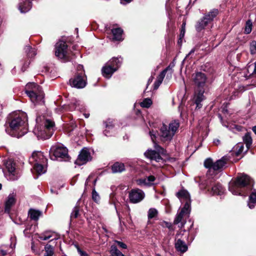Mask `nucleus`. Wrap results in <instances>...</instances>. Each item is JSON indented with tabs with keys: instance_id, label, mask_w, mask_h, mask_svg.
<instances>
[{
	"instance_id": "obj_49",
	"label": "nucleus",
	"mask_w": 256,
	"mask_h": 256,
	"mask_svg": "<svg viewBox=\"0 0 256 256\" xmlns=\"http://www.w3.org/2000/svg\"><path fill=\"white\" fill-rule=\"evenodd\" d=\"M160 225L163 227L165 226L166 228H168L170 230L172 228V224L170 222L163 221L162 222H161Z\"/></svg>"
},
{
	"instance_id": "obj_19",
	"label": "nucleus",
	"mask_w": 256,
	"mask_h": 256,
	"mask_svg": "<svg viewBox=\"0 0 256 256\" xmlns=\"http://www.w3.org/2000/svg\"><path fill=\"white\" fill-rule=\"evenodd\" d=\"M16 201V195H14V194L8 195V198L5 202L4 210L8 214L10 213L11 208L14 204Z\"/></svg>"
},
{
	"instance_id": "obj_53",
	"label": "nucleus",
	"mask_w": 256,
	"mask_h": 256,
	"mask_svg": "<svg viewBox=\"0 0 256 256\" xmlns=\"http://www.w3.org/2000/svg\"><path fill=\"white\" fill-rule=\"evenodd\" d=\"M51 236H40V238L44 240H46L50 239L51 238Z\"/></svg>"
},
{
	"instance_id": "obj_9",
	"label": "nucleus",
	"mask_w": 256,
	"mask_h": 256,
	"mask_svg": "<svg viewBox=\"0 0 256 256\" xmlns=\"http://www.w3.org/2000/svg\"><path fill=\"white\" fill-rule=\"evenodd\" d=\"M218 11L216 9H214L208 14L204 15L202 18L199 20L196 26V28L198 32H200L204 30L205 27L210 24L218 14Z\"/></svg>"
},
{
	"instance_id": "obj_39",
	"label": "nucleus",
	"mask_w": 256,
	"mask_h": 256,
	"mask_svg": "<svg viewBox=\"0 0 256 256\" xmlns=\"http://www.w3.org/2000/svg\"><path fill=\"white\" fill-rule=\"evenodd\" d=\"M158 214V210L154 208H150L148 211V219H152L156 218Z\"/></svg>"
},
{
	"instance_id": "obj_1",
	"label": "nucleus",
	"mask_w": 256,
	"mask_h": 256,
	"mask_svg": "<svg viewBox=\"0 0 256 256\" xmlns=\"http://www.w3.org/2000/svg\"><path fill=\"white\" fill-rule=\"evenodd\" d=\"M28 118L25 112H19L10 115L8 122L7 133L14 137L20 138L28 132Z\"/></svg>"
},
{
	"instance_id": "obj_54",
	"label": "nucleus",
	"mask_w": 256,
	"mask_h": 256,
	"mask_svg": "<svg viewBox=\"0 0 256 256\" xmlns=\"http://www.w3.org/2000/svg\"><path fill=\"white\" fill-rule=\"evenodd\" d=\"M121 0V3L124 4L130 3L132 1V0Z\"/></svg>"
},
{
	"instance_id": "obj_16",
	"label": "nucleus",
	"mask_w": 256,
	"mask_h": 256,
	"mask_svg": "<svg viewBox=\"0 0 256 256\" xmlns=\"http://www.w3.org/2000/svg\"><path fill=\"white\" fill-rule=\"evenodd\" d=\"M174 65L171 64L169 65L168 67H166L164 70H163L160 74L157 76L156 80L154 82V88L156 89L158 88L160 84L162 83L163 80L166 76V74L168 71H170V75L172 74L173 72L172 68Z\"/></svg>"
},
{
	"instance_id": "obj_32",
	"label": "nucleus",
	"mask_w": 256,
	"mask_h": 256,
	"mask_svg": "<svg viewBox=\"0 0 256 256\" xmlns=\"http://www.w3.org/2000/svg\"><path fill=\"white\" fill-rule=\"evenodd\" d=\"M247 71L249 74V76L256 74V62L248 64L247 66Z\"/></svg>"
},
{
	"instance_id": "obj_51",
	"label": "nucleus",
	"mask_w": 256,
	"mask_h": 256,
	"mask_svg": "<svg viewBox=\"0 0 256 256\" xmlns=\"http://www.w3.org/2000/svg\"><path fill=\"white\" fill-rule=\"evenodd\" d=\"M116 243L118 244V246L122 248L126 249L127 248L126 245L122 242L116 240Z\"/></svg>"
},
{
	"instance_id": "obj_20",
	"label": "nucleus",
	"mask_w": 256,
	"mask_h": 256,
	"mask_svg": "<svg viewBox=\"0 0 256 256\" xmlns=\"http://www.w3.org/2000/svg\"><path fill=\"white\" fill-rule=\"evenodd\" d=\"M32 7L30 0H22L19 4L18 8L21 12H28Z\"/></svg>"
},
{
	"instance_id": "obj_60",
	"label": "nucleus",
	"mask_w": 256,
	"mask_h": 256,
	"mask_svg": "<svg viewBox=\"0 0 256 256\" xmlns=\"http://www.w3.org/2000/svg\"><path fill=\"white\" fill-rule=\"evenodd\" d=\"M84 116H85V117L86 118H88L89 117V116H90L89 114H84Z\"/></svg>"
},
{
	"instance_id": "obj_47",
	"label": "nucleus",
	"mask_w": 256,
	"mask_h": 256,
	"mask_svg": "<svg viewBox=\"0 0 256 256\" xmlns=\"http://www.w3.org/2000/svg\"><path fill=\"white\" fill-rule=\"evenodd\" d=\"M150 135L153 143L154 144H156V132H154V130L150 131Z\"/></svg>"
},
{
	"instance_id": "obj_55",
	"label": "nucleus",
	"mask_w": 256,
	"mask_h": 256,
	"mask_svg": "<svg viewBox=\"0 0 256 256\" xmlns=\"http://www.w3.org/2000/svg\"><path fill=\"white\" fill-rule=\"evenodd\" d=\"M74 104L76 106H75L74 108H77V107H78V106H80V102H79V101H76V102L74 103Z\"/></svg>"
},
{
	"instance_id": "obj_3",
	"label": "nucleus",
	"mask_w": 256,
	"mask_h": 256,
	"mask_svg": "<svg viewBox=\"0 0 256 256\" xmlns=\"http://www.w3.org/2000/svg\"><path fill=\"white\" fill-rule=\"evenodd\" d=\"M250 184V176L245 174L238 176L235 180L229 183L228 189L232 193L235 195H240L242 189Z\"/></svg>"
},
{
	"instance_id": "obj_21",
	"label": "nucleus",
	"mask_w": 256,
	"mask_h": 256,
	"mask_svg": "<svg viewBox=\"0 0 256 256\" xmlns=\"http://www.w3.org/2000/svg\"><path fill=\"white\" fill-rule=\"evenodd\" d=\"M176 250L181 252H185L188 250V246L185 242L180 239H178L175 243Z\"/></svg>"
},
{
	"instance_id": "obj_5",
	"label": "nucleus",
	"mask_w": 256,
	"mask_h": 256,
	"mask_svg": "<svg viewBox=\"0 0 256 256\" xmlns=\"http://www.w3.org/2000/svg\"><path fill=\"white\" fill-rule=\"evenodd\" d=\"M144 156L151 160L162 163L166 160H173L168 156L166 151L159 145H156L154 150H148L144 152Z\"/></svg>"
},
{
	"instance_id": "obj_64",
	"label": "nucleus",
	"mask_w": 256,
	"mask_h": 256,
	"mask_svg": "<svg viewBox=\"0 0 256 256\" xmlns=\"http://www.w3.org/2000/svg\"><path fill=\"white\" fill-rule=\"evenodd\" d=\"M156 256H161L160 254H156Z\"/></svg>"
},
{
	"instance_id": "obj_4",
	"label": "nucleus",
	"mask_w": 256,
	"mask_h": 256,
	"mask_svg": "<svg viewBox=\"0 0 256 256\" xmlns=\"http://www.w3.org/2000/svg\"><path fill=\"white\" fill-rule=\"evenodd\" d=\"M26 93L33 103L40 104L44 102V94L40 86L35 83H29L26 84Z\"/></svg>"
},
{
	"instance_id": "obj_41",
	"label": "nucleus",
	"mask_w": 256,
	"mask_h": 256,
	"mask_svg": "<svg viewBox=\"0 0 256 256\" xmlns=\"http://www.w3.org/2000/svg\"><path fill=\"white\" fill-rule=\"evenodd\" d=\"M152 104V101L150 98H145L142 102H140V106L143 108H148Z\"/></svg>"
},
{
	"instance_id": "obj_12",
	"label": "nucleus",
	"mask_w": 256,
	"mask_h": 256,
	"mask_svg": "<svg viewBox=\"0 0 256 256\" xmlns=\"http://www.w3.org/2000/svg\"><path fill=\"white\" fill-rule=\"evenodd\" d=\"M128 197L130 202L136 204L144 199V194L142 190L140 189H132L129 192Z\"/></svg>"
},
{
	"instance_id": "obj_13",
	"label": "nucleus",
	"mask_w": 256,
	"mask_h": 256,
	"mask_svg": "<svg viewBox=\"0 0 256 256\" xmlns=\"http://www.w3.org/2000/svg\"><path fill=\"white\" fill-rule=\"evenodd\" d=\"M92 158L89 150L86 148H84L78 154V158L76 161V164L79 166H82L91 160Z\"/></svg>"
},
{
	"instance_id": "obj_22",
	"label": "nucleus",
	"mask_w": 256,
	"mask_h": 256,
	"mask_svg": "<svg viewBox=\"0 0 256 256\" xmlns=\"http://www.w3.org/2000/svg\"><path fill=\"white\" fill-rule=\"evenodd\" d=\"M112 170L113 173L122 172L125 170V166L122 162H116L112 166Z\"/></svg>"
},
{
	"instance_id": "obj_52",
	"label": "nucleus",
	"mask_w": 256,
	"mask_h": 256,
	"mask_svg": "<svg viewBox=\"0 0 256 256\" xmlns=\"http://www.w3.org/2000/svg\"><path fill=\"white\" fill-rule=\"evenodd\" d=\"M78 252L80 256H89L84 251L82 250L80 248H77Z\"/></svg>"
},
{
	"instance_id": "obj_44",
	"label": "nucleus",
	"mask_w": 256,
	"mask_h": 256,
	"mask_svg": "<svg viewBox=\"0 0 256 256\" xmlns=\"http://www.w3.org/2000/svg\"><path fill=\"white\" fill-rule=\"evenodd\" d=\"M243 140L246 144H252V138L250 134L246 133L243 138Z\"/></svg>"
},
{
	"instance_id": "obj_31",
	"label": "nucleus",
	"mask_w": 256,
	"mask_h": 256,
	"mask_svg": "<svg viewBox=\"0 0 256 256\" xmlns=\"http://www.w3.org/2000/svg\"><path fill=\"white\" fill-rule=\"evenodd\" d=\"M34 169L38 174H44L46 172V170L44 166L41 164H38V162L34 164Z\"/></svg>"
},
{
	"instance_id": "obj_45",
	"label": "nucleus",
	"mask_w": 256,
	"mask_h": 256,
	"mask_svg": "<svg viewBox=\"0 0 256 256\" xmlns=\"http://www.w3.org/2000/svg\"><path fill=\"white\" fill-rule=\"evenodd\" d=\"M250 52L252 54H256V42L252 41L250 44Z\"/></svg>"
},
{
	"instance_id": "obj_36",
	"label": "nucleus",
	"mask_w": 256,
	"mask_h": 256,
	"mask_svg": "<svg viewBox=\"0 0 256 256\" xmlns=\"http://www.w3.org/2000/svg\"><path fill=\"white\" fill-rule=\"evenodd\" d=\"M106 129L104 131V134L106 136H108V131H110V130H112L113 129L114 124H112V121L110 120H108L106 122Z\"/></svg>"
},
{
	"instance_id": "obj_48",
	"label": "nucleus",
	"mask_w": 256,
	"mask_h": 256,
	"mask_svg": "<svg viewBox=\"0 0 256 256\" xmlns=\"http://www.w3.org/2000/svg\"><path fill=\"white\" fill-rule=\"evenodd\" d=\"M146 178L148 182V186H152L153 184V182L156 180V178L154 176H150Z\"/></svg>"
},
{
	"instance_id": "obj_33",
	"label": "nucleus",
	"mask_w": 256,
	"mask_h": 256,
	"mask_svg": "<svg viewBox=\"0 0 256 256\" xmlns=\"http://www.w3.org/2000/svg\"><path fill=\"white\" fill-rule=\"evenodd\" d=\"M110 254L112 256H124L116 248V246H112L110 248Z\"/></svg>"
},
{
	"instance_id": "obj_40",
	"label": "nucleus",
	"mask_w": 256,
	"mask_h": 256,
	"mask_svg": "<svg viewBox=\"0 0 256 256\" xmlns=\"http://www.w3.org/2000/svg\"><path fill=\"white\" fill-rule=\"evenodd\" d=\"M80 208L78 206H76L73 208V210L70 214V218H76L79 216Z\"/></svg>"
},
{
	"instance_id": "obj_2",
	"label": "nucleus",
	"mask_w": 256,
	"mask_h": 256,
	"mask_svg": "<svg viewBox=\"0 0 256 256\" xmlns=\"http://www.w3.org/2000/svg\"><path fill=\"white\" fill-rule=\"evenodd\" d=\"M37 124L34 132L38 139L46 140L53 134L54 122L50 120H44L41 124H38V118H36Z\"/></svg>"
},
{
	"instance_id": "obj_56",
	"label": "nucleus",
	"mask_w": 256,
	"mask_h": 256,
	"mask_svg": "<svg viewBox=\"0 0 256 256\" xmlns=\"http://www.w3.org/2000/svg\"><path fill=\"white\" fill-rule=\"evenodd\" d=\"M6 250H1L0 251V254L2 255V256H5L6 254Z\"/></svg>"
},
{
	"instance_id": "obj_62",
	"label": "nucleus",
	"mask_w": 256,
	"mask_h": 256,
	"mask_svg": "<svg viewBox=\"0 0 256 256\" xmlns=\"http://www.w3.org/2000/svg\"><path fill=\"white\" fill-rule=\"evenodd\" d=\"M214 142H220V140H214Z\"/></svg>"
},
{
	"instance_id": "obj_29",
	"label": "nucleus",
	"mask_w": 256,
	"mask_h": 256,
	"mask_svg": "<svg viewBox=\"0 0 256 256\" xmlns=\"http://www.w3.org/2000/svg\"><path fill=\"white\" fill-rule=\"evenodd\" d=\"M212 191L214 194L220 195L223 193L224 188L222 185L218 184L212 187Z\"/></svg>"
},
{
	"instance_id": "obj_7",
	"label": "nucleus",
	"mask_w": 256,
	"mask_h": 256,
	"mask_svg": "<svg viewBox=\"0 0 256 256\" xmlns=\"http://www.w3.org/2000/svg\"><path fill=\"white\" fill-rule=\"evenodd\" d=\"M55 55L60 59L63 60L64 62L70 60L71 52L68 48L66 42L60 40L55 46Z\"/></svg>"
},
{
	"instance_id": "obj_30",
	"label": "nucleus",
	"mask_w": 256,
	"mask_h": 256,
	"mask_svg": "<svg viewBox=\"0 0 256 256\" xmlns=\"http://www.w3.org/2000/svg\"><path fill=\"white\" fill-rule=\"evenodd\" d=\"M45 253L44 256H52L54 254V248L52 246L47 244L44 247Z\"/></svg>"
},
{
	"instance_id": "obj_34",
	"label": "nucleus",
	"mask_w": 256,
	"mask_h": 256,
	"mask_svg": "<svg viewBox=\"0 0 256 256\" xmlns=\"http://www.w3.org/2000/svg\"><path fill=\"white\" fill-rule=\"evenodd\" d=\"M24 50L28 58H32L36 54L34 49L32 48L30 46H26L24 48Z\"/></svg>"
},
{
	"instance_id": "obj_6",
	"label": "nucleus",
	"mask_w": 256,
	"mask_h": 256,
	"mask_svg": "<svg viewBox=\"0 0 256 256\" xmlns=\"http://www.w3.org/2000/svg\"><path fill=\"white\" fill-rule=\"evenodd\" d=\"M228 160V157L224 156L214 162L212 158H208L204 160V164L206 168L220 172L226 166Z\"/></svg>"
},
{
	"instance_id": "obj_43",
	"label": "nucleus",
	"mask_w": 256,
	"mask_h": 256,
	"mask_svg": "<svg viewBox=\"0 0 256 256\" xmlns=\"http://www.w3.org/2000/svg\"><path fill=\"white\" fill-rule=\"evenodd\" d=\"M92 198L96 202H98L100 200V196L96 192L95 188L92 191Z\"/></svg>"
},
{
	"instance_id": "obj_42",
	"label": "nucleus",
	"mask_w": 256,
	"mask_h": 256,
	"mask_svg": "<svg viewBox=\"0 0 256 256\" xmlns=\"http://www.w3.org/2000/svg\"><path fill=\"white\" fill-rule=\"evenodd\" d=\"M252 22L250 20H248L246 22L244 28V32L246 34H250L252 31Z\"/></svg>"
},
{
	"instance_id": "obj_57",
	"label": "nucleus",
	"mask_w": 256,
	"mask_h": 256,
	"mask_svg": "<svg viewBox=\"0 0 256 256\" xmlns=\"http://www.w3.org/2000/svg\"><path fill=\"white\" fill-rule=\"evenodd\" d=\"M243 148H244V147H243V146H242H242H240V149H239L238 152V153H237V155H238L241 152H242V149H243Z\"/></svg>"
},
{
	"instance_id": "obj_63",
	"label": "nucleus",
	"mask_w": 256,
	"mask_h": 256,
	"mask_svg": "<svg viewBox=\"0 0 256 256\" xmlns=\"http://www.w3.org/2000/svg\"><path fill=\"white\" fill-rule=\"evenodd\" d=\"M184 222H182L181 223V226H180V227H181V228L183 227V226H184Z\"/></svg>"
},
{
	"instance_id": "obj_59",
	"label": "nucleus",
	"mask_w": 256,
	"mask_h": 256,
	"mask_svg": "<svg viewBox=\"0 0 256 256\" xmlns=\"http://www.w3.org/2000/svg\"><path fill=\"white\" fill-rule=\"evenodd\" d=\"M253 132L256 134V126H254L252 128Z\"/></svg>"
},
{
	"instance_id": "obj_38",
	"label": "nucleus",
	"mask_w": 256,
	"mask_h": 256,
	"mask_svg": "<svg viewBox=\"0 0 256 256\" xmlns=\"http://www.w3.org/2000/svg\"><path fill=\"white\" fill-rule=\"evenodd\" d=\"M190 200L186 201L184 206L181 210L186 214H189L190 212Z\"/></svg>"
},
{
	"instance_id": "obj_15",
	"label": "nucleus",
	"mask_w": 256,
	"mask_h": 256,
	"mask_svg": "<svg viewBox=\"0 0 256 256\" xmlns=\"http://www.w3.org/2000/svg\"><path fill=\"white\" fill-rule=\"evenodd\" d=\"M160 136L161 140L163 142H166L170 140L174 136L170 130L168 128L167 126L164 124H163L160 129Z\"/></svg>"
},
{
	"instance_id": "obj_18",
	"label": "nucleus",
	"mask_w": 256,
	"mask_h": 256,
	"mask_svg": "<svg viewBox=\"0 0 256 256\" xmlns=\"http://www.w3.org/2000/svg\"><path fill=\"white\" fill-rule=\"evenodd\" d=\"M206 77L204 74L198 72L196 74L194 78V82L198 87H202L205 84Z\"/></svg>"
},
{
	"instance_id": "obj_58",
	"label": "nucleus",
	"mask_w": 256,
	"mask_h": 256,
	"mask_svg": "<svg viewBox=\"0 0 256 256\" xmlns=\"http://www.w3.org/2000/svg\"><path fill=\"white\" fill-rule=\"evenodd\" d=\"M195 50L194 48L192 49L190 52L186 56V57L191 54H192L194 53V52Z\"/></svg>"
},
{
	"instance_id": "obj_8",
	"label": "nucleus",
	"mask_w": 256,
	"mask_h": 256,
	"mask_svg": "<svg viewBox=\"0 0 256 256\" xmlns=\"http://www.w3.org/2000/svg\"><path fill=\"white\" fill-rule=\"evenodd\" d=\"M121 61L118 58H113L108 62L102 70L104 76L110 78L120 66Z\"/></svg>"
},
{
	"instance_id": "obj_61",
	"label": "nucleus",
	"mask_w": 256,
	"mask_h": 256,
	"mask_svg": "<svg viewBox=\"0 0 256 256\" xmlns=\"http://www.w3.org/2000/svg\"><path fill=\"white\" fill-rule=\"evenodd\" d=\"M22 71H24L26 70V68H25V66H24L22 68Z\"/></svg>"
},
{
	"instance_id": "obj_50",
	"label": "nucleus",
	"mask_w": 256,
	"mask_h": 256,
	"mask_svg": "<svg viewBox=\"0 0 256 256\" xmlns=\"http://www.w3.org/2000/svg\"><path fill=\"white\" fill-rule=\"evenodd\" d=\"M185 26L186 24L184 22L182 24V30L180 35V39H182L184 36L185 33Z\"/></svg>"
},
{
	"instance_id": "obj_10",
	"label": "nucleus",
	"mask_w": 256,
	"mask_h": 256,
	"mask_svg": "<svg viewBox=\"0 0 256 256\" xmlns=\"http://www.w3.org/2000/svg\"><path fill=\"white\" fill-rule=\"evenodd\" d=\"M70 85L78 88H82L85 87L86 84V76L84 72L76 74L73 78L70 80Z\"/></svg>"
},
{
	"instance_id": "obj_46",
	"label": "nucleus",
	"mask_w": 256,
	"mask_h": 256,
	"mask_svg": "<svg viewBox=\"0 0 256 256\" xmlns=\"http://www.w3.org/2000/svg\"><path fill=\"white\" fill-rule=\"evenodd\" d=\"M137 184L139 186H148V182L146 180V178H140L136 180Z\"/></svg>"
},
{
	"instance_id": "obj_11",
	"label": "nucleus",
	"mask_w": 256,
	"mask_h": 256,
	"mask_svg": "<svg viewBox=\"0 0 256 256\" xmlns=\"http://www.w3.org/2000/svg\"><path fill=\"white\" fill-rule=\"evenodd\" d=\"M50 153L56 158H68V150L66 148L63 146H52L50 150Z\"/></svg>"
},
{
	"instance_id": "obj_35",
	"label": "nucleus",
	"mask_w": 256,
	"mask_h": 256,
	"mask_svg": "<svg viewBox=\"0 0 256 256\" xmlns=\"http://www.w3.org/2000/svg\"><path fill=\"white\" fill-rule=\"evenodd\" d=\"M32 158L34 160V161L39 162L40 161L38 159H44V156L42 153L41 152H34L32 153Z\"/></svg>"
},
{
	"instance_id": "obj_27",
	"label": "nucleus",
	"mask_w": 256,
	"mask_h": 256,
	"mask_svg": "<svg viewBox=\"0 0 256 256\" xmlns=\"http://www.w3.org/2000/svg\"><path fill=\"white\" fill-rule=\"evenodd\" d=\"M256 204V190H254L249 196L248 206L250 208H253Z\"/></svg>"
},
{
	"instance_id": "obj_24",
	"label": "nucleus",
	"mask_w": 256,
	"mask_h": 256,
	"mask_svg": "<svg viewBox=\"0 0 256 256\" xmlns=\"http://www.w3.org/2000/svg\"><path fill=\"white\" fill-rule=\"evenodd\" d=\"M113 34V38L116 40H122V34L123 30L120 28H113L112 30Z\"/></svg>"
},
{
	"instance_id": "obj_28",
	"label": "nucleus",
	"mask_w": 256,
	"mask_h": 256,
	"mask_svg": "<svg viewBox=\"0 0 256 256\" xmlns=\"http://www.w3.org/2000/svg\"><path fill=\"white\" fill-rule=\"evenodd\" d=\"M177 197L180 199H184L186 201L190 200V196L188 191L182 190L176 193Z\"/></svg>"
},
{
	"instance_id": "obj_17",
	"label": "nucleus",
	"mask_w": 256,
	"mask_h": 256,
	"mask_svg": "<svg viewBox=\"0 0 256 256\" xmlns=\"http://www.w3.org/2000/svg\"><path fill=\"white\" fill-rule=\"evenodd\" d=\"M174 65L171 64L169 65L168 67H166L164 70H163L160 74L157 76L156 80L154 82V88L156 89L158 88L160 84L162 83L163 80L166 76V74L168 71H170V75L172 74L173 72L172 68Z\"/></svg>"
},
{
	"instance_id": "obj_23",
	"label": "nucleus",
	"mask_w": 256,
	"mask_h": 256,
	"mask_svg": "<svg viewBox=\"0 0 256 256\" xmlns=\"http://www.w3.org/2000/svg\"><path fill=\"white\" fill-rule=\"evenodd\" d=\"M28 215L31 220L37 221L42 215V212L39 210L31 208L28 211Z\"/></svg>"
},
{
	"instance_id": "obj_26",
	"label": "nucleus",
	"mask_w": 256,
	"mask_h": 256,
	"mask_svg": "<svg viewBox=\"0 0 256 256\" xmlns=\"http://www.w3.org/2000/svg\"><path fill=\"white\" fill-rule=\"evenodd\" d=\"M180 126V123L178 120L172 121L170 124L168 129L170 130L173 136L177 132L178 128Z\"/></svg>"
},
{
	"instance_id": "obj_37",
	"label": "nucleus",
	"mask_w": 256,
	"mask_h": 256,
	"mask_svg": "<svg viewBox=\"0 0 256 256\" xmlns=\"http://www.w3.org/2000/svg\"><path fill=\"white\" fill-rule=\"evenodd\" d=\"M186 214L183 212V211H182L180 210V212H178L177 214H176V216L175 218H174V224H178V223H180V222H182V218H183V217L184 215H186Z\"/></svg>"
},
{
	"instance_id": "obj_25",
	"label": "nucleus",
	"mask_w": 256,
	"mask_h": 256,
	"mask_svg": "<svg viewBox=\"0 0 256 256\" xmlns=\"http://www.w3.org/2000/svg\"><path fill=\"white\" fill-rule=\"evenodd\" d=\"M194 98L195 104L196 105V108H200L202 106L200 102L204 99V92L200 91L198 94H196Z\"/></svg>"
},
{
	"instance_id": "obj_14",
	"label": "nucleus",
	"mask_w": 256,
	"mask_h": 256,
	"mask_svg": "<svg viewBox=\"0 0 256 256\" xmlns=\"http://www.w3.org/2000/svg\"><path fill=\"white\" fill-rule=\"evenodd\" d=\"M5 167L10 174V179L16 180L18 176H16V164L12 159L6 160L4 162Z\"/></svg>"
}]
</instances>
